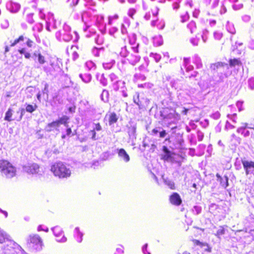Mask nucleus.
Returning a JSON list of instances; mask_svg holds the SVG:
<instances>
[{
    "mask_svg": "<svg viewBox=\"0 0 254 254\" xmlns=\"http://www.w3.org/2000/svg\"><path fill=\"white\" fill-rule=\"evenodd\" d=\"M0 172L2 176L6 178H11L16 175V168L8 161L0 160Z\"/></svg>",
    "mask_w": 254,
    "mask_h": 254,
    "instance_id": "6",
    "label": "nucleus"
},
{
    "mask_svg": "<svg viewBox=\"0 0 254 254\" xmlns=\"http://www.w3.org/2000/svg\"><path fill=\"white\" fill-rule=\"evenodd\" d=\"M33 13H28L26 16V20L29 24H33L34 22L33 19Z\"/></svg>",
    "mask_w": 254,
    "mask_h": 254,
    "instance_id": "58",
    "label": "nucleus"
},
{
    "mask_svg": "<svg viewBox=\"0 0 254 254\" xmlns=\"http://www.w3.org/2000/svg\"><path fill=\"white\" fill-rule=\"evenodd\" d=\"M8 241L12 240L10 239L9 236L0 228V243H4L3 245H6Z\"/></svg>",
    "mask_w": 254,
    "mask_h": 254,
    "instance_id": "23",
    "label": "nucleus"
},
{
    "mask_svg": "<svg viewBox=\"0 0 254 254\" xmlns=\"http://www.w3.org/2000/svg\"><path fill=\"white\" fill-rule=\"evenodd\" d=\"M54 235L57 238L56 241L59 243H65L67 241L66 238L64 235L62 229L58 226H55L52 228Z\"/></svg>",
    "mask_w": 254,
    "mask_h": 254,
    "instance_id": "12",
    "label": "nucleus"
},
{
    "mask_svg": "<svg viewBox=\"0 0 254 254\" xmlns=\"http://www.w3.org/2000/svg\"><path fill=\"white\" fill-rule=\"evenodd\" d=\"M192 213L195 215H198L201 212V207L197 205H195L192 209Z\"/></svg>",
    "mask_w": 254,
    "mask_h": 254,
    "instance_id": "61",
    "label": "nucleus"
},
{
    "mask_svg": "<svg viewBox=\"0 0 254 254\" xmlns=\"http://www.w3.org/2000/svg\"><path fill=\"white\" fill-rule=\"evenodd\" d=\"M94 18L96 20V25L99 28H103L102 29H101L100 31L101 33L103 34H105L106 33V25L104 24V18L102 15H97L94 16Z\"/></svg>",
    "mask_w": 254,
    "mask_h": 254,
    "instance_id": "16",
    "label": "nucleus"
},
{
    "mask_svg": "<svg viewBox=\"0 0 254 254\" xmlns=\"http://www.w3.org/2000/svg\"><path fill=\"white\" fill-rule=\"evenodd\" d=\"M227 31L230 34L234 35L236 33V29L233 23L228 21L226 25Z\"/></svg>",
    "mask_w": 254,
    "mask_h": 254,
    "instance_id": "30",
    "label": "nucleus"
},
{
    "mask_svg": "<svg viewBox=\"0 0 254 254\" xmlns=\"http://www.w3.org/2000/svg\"><path fill=\"white\" fill-rule=\"evenodd\" d=\"M24 172L29 174L35 175L36 177L40 178L43 176L44 172L42 168L37 163H28L23 167Z\"/></svg>",
    "mask_w": 254,
    "mask_h": 254,
    "instance_id": "8",
    "label": "nucleus"
},
{
    "mask_svg": "<svg viewBox=\"0 0 254 254\" xmlns=\"http://www.w3.org/2000/svg\"><path fill=\"white\" fill-rule=\"evenodd\" d=\"M60 125L57 120L53 121L51 123H49L45 127V129L48 132H51L54 128L57 129L59 127Z\"/></svg>",
    "mask_w": 254,
    "mask_h": 254,
    "instance_id": "27",
    "label": "nucleus"
},
{
    "mask_svg": "<svg viewBox=\"0 0 254 254\" xmlns=\"http://www.w3.org/2000/svg\"><path fill=\"white\" fill-rule=\"evenodd\" d=\"M225 231L222 226H220L219 229H218L215 235L218 238H220V236L225 234Z\"/></svg>",
    "mask_w": 254,
    "mask_h": 254,
    "instance_id": "59",
    "label": "nucleus"
},
{
    "mask_svg": "<svg viewBox=\"0 0 254 254\" xmlns=\"http://www.w3.org/2000/svg\"><path fill=\"white\" fill-rule=\"evenodd\" d=\"M184 66H185L187 72L191 71L193 69V66L190 64V58H184Z\"/></svg>",
    "mask_w": 254,
    "mask_h": 254,
    "instance_id": "34",
    "label": "nucleus"
},
{
    "mask_svg": "<svg viewBox=\"0 0 254 254\" xmlns=\"http://www.w3.org/2000/svg\"><path fill=\"white\" fill-rule=\"evenodd\" d=\"M18 52L21 54H23L24 57L26 59H29L30 58L32 57V55L28 52L26 50V49L25 48H23L18 50Z\"/></svg>",
    "mask_w": 254,
    "mask_h": 254,
    "instance_id": "47",
    "label": "nucleus"
},
{
    "mask_svg": "<svg viewBox=\"0 0 254 254\" xmlns=\"http://www.w3.org/2000/svg\"><path fill=\"white\" fill-rule=\"evenodd\" d=\"M195 91V89L193 88H191L190 90H180L177 92V97L178 99L181 102H185V99H186L187 97H190Z\"/></svg>",
    "mask_w": 254,
    "mask_h": 254,
    "instance_id": "13",
    "label": "nucleus"
},
{
    "mask_svg": "<svg viewBox=\"0 0 254 254\" xmlns=\"http://www.w3.org/2000/svg\"><path fill=\"white\" fill-rule=\"evenodd\" d=\"M104 51V49L103 47L100 48L94 47L92 50V53L95 57H99L103 55Z\"/></svg>",
    "mask_w": 254,
    "mask_h": 254,
    "instance_id": "35",
    "label": "nucleus"
},
{
    "mask_svg": "<svg viewBox=\"0 0 254 254\" xmlns=\"http://www.w3.org/2000/svg\"><path fill=\"white\" fill-rule=\"evenodd\" d=\"M109 78L112 84L117 82L120 79L119 77L114 73H112L109 75Z\"/></svg>",
    "mask_w": 254,
    "mask_h": 254,
    "instance_id": "60",
    "label": "nucleus"
},
{
    "mask_svg": "<svg viewBox=\"0 0 254 254\" xmlns=\"http://www.w3.org/2000/svg\"><path fill=\"white\" fill-rule=\"evenodd\" d=\"M136 126L135 124L130 125V126L128 127L127 132L129 138L132 141L136 139Z\"/></svg>",
    "mask_w": 254,
    "mask_h": 254,
    "instance_id": "21",
    "label": "nucleus"
},
{
    "mask_svg": "<svg viewBox=\"0 0 254 254\" xmlns=\"http://www.w3.org/2000/svg\"><path fill=\"white\" fill-rule=\"evenodd\" d=\"M227 11V9L225 6V0H223L221 2V5L220 9L219 10V13L220 14H223Z\"/></svg>",
    "mask_w": 254,
    "mask_h": 254,
    "instance_id": "63",
    "label": "nucleus"
},
{
    "mask_svg": "<svg viewBox=\"0 0 254 254\" xmlns=\"http://www.w3.org/2000/svg\"><path fill=\"white\" fill-rule=\"evenodd\" d=\"M228 178L225 176L224 178H221L220 184L224 188H226L228 186Z\"/></svg>",
    "mask_w": 254,
    "mask_h": 254,
    "instance_id": "56",
    "label": "nucleus"
},
{
    "mask_svg": "<svg viewBox=\"0 0 254 254\" xmlns=\"http://www.w3.org/2000/svg\"><path fill=\"white\" fill-rule=\"evenodd\" d=\"M69 120V118L66 116H63L61 118H60L59 120H58V122L59 125H64V126L66 127H68L67 122Z\"/></svg>",
    "mask_w": 254,
    "mask_h": 254,
    "instance_id": "39",
    "label": "nucleus"
},
{
    "mask_svg": "<svg viewBox=\"0 0 254 254\" xmlns=\"http://www.w3.org/2000/svg\"><path fill=\"white\" fill-rule=\"evenodd\" d=\"M50 170L55 176L60 179H67L70 177L71 174L70 166L61 161L53 163L51 166Z\"/></svg>",
    "mask_w": 254,
    "mask_h": 254,
    "instance_id": "3",
    "label": "nucleus"
},
{
    "mask_svg": "<svg viewBox=\"0 0 254 254\" xmlns=\"http://www.w3.org/2000/svg\"><path fill=\"white\" fill-rule=\"evenodd\" d=\"M96 78L98 80H99L100 83L102 85L105 86L107 85V79L105 77L104 75L103 74H102L101 75L99 74H97L96 75Z\"/></svg>",
    "mask_w": 254,
    "mask_h": 254,
    "instance_id": "40",
    "label": "nucleus"
},
{
    "mask_svg": "<svg viewBox=\"0 0 254 254\" xmlns=\"http://www.w3.org/2000/svg\"><path fill=\"white\" fill-rule=\"evenodd\" d=\"M118 120V118L115 113H111L110 116L109 123L110 125H112L115 123Z\"/></svg>",
    "mask_w": 254,
    "mask_h": 254,
    "instance_id": "50",
    "label": "nucleus"
},
{
    "mask_svg": "<svg viewBox=\"0 0 254 254\" xmlns=\"http://www.w3.org/2000/svg\"><path fill=\"white\" fill-rule=\"evenodd\" d=\"M6 7L11 12L16 13L19 10L21 6L19 3L10 0L7 2Z\"/></svg>",
    "mask_w": 254,
    "mask_h": 254,
    "instance_id": "17",
    "label": "nucleus"
},
{
    "mask_svg": "<svg viewBox=\"0 0 254 254\" xmlns=\"http://www.w3.org/2000/svg\"><path fill=\"white\" fill-rule=\"evenodd\" d=\"M74 237L78 243L82 241L83 234L80 231L78 227H76L74 230Z\"/></svg>",
    "mask_w": 254,
    "mask_h": 254,
    "instance_id": "28",
    "label": "nucleus"
},
{
    "mask_svg": "<svg viewBox=\"0 0 254 254\" xmlns=\"http://www.w3.org/2000/svg\"><path fill=\"white\" fill-rule=\"evenodd\" d=\"M130 47H127L125 46L121 48L120 54L121 57L126 58L129 64L132 65H136L140 60V56L139 55V46L138 43H132L130 41Z\"/></svg>",
    "mask_w": 254,
    "mask_h": 254,
    "instance_id": "1",
    "label": "nucleus"
},
{
    "mask_svg": "<svg viewBox=\"0 0 254 254\" xmlns=\"http://www.w3.org/2000/svg\"><path fill=\"white\" fill-rule=\"evenodd\" d=\"M37 108V106L35 104L34 105L28 104L26 107V111L32 113L35 111Z\"/></svg>",
    "mask_w": 254,
    "mask_h": 254,
    "instance_id": "52",
    "label": "nucleus"
},
{
    "mask_svg": "<svg viewBox=\"0 0 254 254\" xmlns=\"http://www.w3.org/2000/svg\"><path fill=\"white\" fill-rule=\"evenodd\" d=\"M152 134L154 136H157L159 134V137L160 138H164L167 135L166 130L162 129L160 127H158L154 128L152 130Z\"/></svg>",
    "mask_w": 254,
    "mask_h": 254,
    "instance_id": "22",
    "label": "nucleus"
},
{
    "mask_svg": "<svg viewBox=\"0 0 254 254\" xmlns=\"http://www.w3.org/2000/svg\"><path fill=\"white\" fill-rule=\"evenodd\" d=\"M22 43H25L29 48H34L36 46V44L33 41L23 35L19 36L18 38L15 39L14 42L11 44L10 46L13 47L18 43L21 44Z\"/></svg>",
    "mask_w": 254,
    "mask_h": 254,
    "instance_id": "14",
    "label": "nucleus"
},
{
    "mask_svg": "<svg viewBox=\"0 0 254 254\" xmlns=\"http://www.w3.org/2000/svg\"><path fill=\"white\" fill-rule=\"evenodd\" d=\"M170 202L175 205H179L182 203V199L179 194L174 192L170 197Z\"/></svg>",
    "mask_w": 254,
    "mask_h": 254,
    "instance_id": "20",
    "label": "nucleus"
},
{
    "mask_svg": "<svg viewBox=\"0 0 254 254\" xmlns=\"http://www.w3.org/2000/svg\"><path fill=\"white\" fill-rule=\"evenodd\" d=\"M100 98L104 102L107 103L109 101V91L106 89H103L100 95Z\"/></svg>",
    "mask_w": 254,
    "mask_h": 254,
    "instance_id": "36",
    "label": "nucleus"
},
{
    "mask_svg": "<svg viewBox=\"0 0 254 254\" xmlns=\"http://www.w3.org/2000/svg\"><path fill=\"white\" fill-rule=\"evenodd\" d=\"M13 115V110L11 108H9L6 112L5 113L4 120L7 121L8 122H11L13 120H15V119H12V116Z\"/></svg>",
    "mask_w": 254,
    "mask_h": 254,
    "instance_id": "37",
    "label": "nucleus"
},
{
    "mask_svg": "<svg viewBox=\"0 0 254 254\" xmlns=\"http://www.w3.org/2000/svg\"><path fill=\"white\" fill-rule=\"evenodd\" d=\"M25 113V110L23 108H20L17 112V114H20L19 116L17 117H15L14 119H15L17 121H20L21 120L23 116H24Z\"/></svg>",
    "mask_w": 254,
    "mask_h": 254,
    "instance_id": "53",
    "label": "nucleus"
},
{
    "mask_svg": "<svg viewBox=\"0 0 254 254\" xmlns=\"http://www.w3.org/2000/svg\"><path fill=\"white\" fill-rule=\"evenodd\" d=\"M231 140L234 142L235 144H239L241 142V138L237 136L234 133L231 135Z\"/></svg>",
    "mask_w": 254,
    "mask_h": 254,
    "instance_id": "55",
    "label": "nucleus"
},
{
    "mask_svg": "<svg viewBox=\"0 0 254 254\" xmlns=\"http://www.w3.org/2000/svg\"><path fill=\"white\" fill-rule=\"evenodd\" d=\"M162 178L164 184L167 186L171 190L175 189V185L173 180L169 179L168 178H165L163 175L162 176Z\"/></svg>",
    "mask_w": 254,
    "mask_h": 254,
    "instance_id": "26",
    "label": "nucleus"
},
{
    "mask_svg": "<svg viewBox=\"0 0 254 254\" xmlns=\"http://www.w3.org/2000/svg\"><path fill=\"white\" fill-rule=\"evenodd\" d=\"M85 65L89 70H94L96 69L95 64L91 61L86 62Z\"/></svg>",
    "mask_w": 254,
    "mask_h": 254,
    "instance_id": "45",
    "label": "nucleus"
},
{
    "mask_svg": "<svg viewBox=\"0 0 254 254\" xmlns=\"http://www.w3.org/2000/svg\"><path fill=\"white\" fill-rule=\"evenodd\" d=\"M117 153L119 157L125 162L127 163L129 161L130 157L124 149H118Z\"/></svg>",
    "mask_w": 254,
    "mask_h": 254,
    "instance_id": "19",
    "label": "nucleus"
},
{
    "mask_svg": "<svg viewBox=\"0 0 254 254\" xmlns=\"http://www.w3.org/2000/svg\"><path fill=\"white\" fill-rule=\"evenodd\" d=\"M162 124L164 127L174 129L177 127V122L180 119V115L175 110L164 109L160 112Z\"/></svg>",
    "mask_w": 254,
    "mask_h": 254,
    "instance_id": "2",
    "label": "nucleus"
},
{
    "mask_svg": "<svg viewBox=\"0 0 254 254\" xmlns=\"http://www.w3.org/2000/svg\"><path fill=\"white\" fill-rule=\"evenodd\" d=\"M18 249L24 252L22 248L13 241H8L7 244L1 247L2 252L0 254H15V249Z\"/></svg>",
    "mask_w": 254,
    "mask_h": 254,
    "instance_id": "10",
    "label": "nucleus"
},
{
    "mask_svg": "<svg viewBox=\"0 0 254 254\" xmlns=\"http://www.w3.org/2000/svg\"><path fill=\"white\" fill-rule=\"evenodd\" d=\"M187 28L190 30L191 33H193L196 30V26L195 23L192 21L187 25Z\"/></svg>",
    "mask_w": 254,
    "mask_h": 254,
    "instance_id": "48",
    "label": "nucleus"
},
{
    "mask_svg": "<svg viewBox=\"0 0 254 254\" xmlns=\"http://www.w3.org/2000/svg\"><path fill=\"white\" fill-rule=\"evenodd\" d=\"M93 129L90 131L91 133V139L93 140H96L100 138L98 135H97L96 131H99L102 129V127L99 123H94L93 124Z\"/></svg>",
    "mask_w": 254,
    "mask_h": 254,
    "instance_id": "18",
    "label": "nucleus"
},
{
    "mask_svg": "<svg viewBox=\"0 0 254 254\" xmlns=\"http://www.w3.org/2000/svg\"><path fill=\"white\" fill-rule=\"evenodd\" d=\"M210 68L216 70L217 72L219 77L218 81H223L224 78L229 77L232 74V71L229 69V65L225 63L217 62L211 64Z\"/></svg>",
    "mask_w": 254,
    "mask_h": 254,
    "instance_id": "5",
    "label": "nucleus"
},
{
    "mask_svg": "<svg viewBox=\"0 0 254 254\" xmlns=\"http://www.w3.org/2000/svg\"><path fill=\"white\" fill-rule=\"evenodd\" d=\"M32 29L34 31H36L40 32L42 31L43 29V24L40 23H37L33 27Z\"/></svg>",
    "mask_w": 254,
    "mask_h": 254,
    "instance_id": "57",
    "label": "nucleus"
},
{
    "mask_svg": "<svg viewBox=\"0 0 254 254\" xmlns=\"http://www.w3.org/2000/svg\"><path fill=\"white\" fill-rule=\"evenodd\" d=\"M32 58L35 61H37L40 64H43L46 62L45 57L42 56L41 53L37 51H35L32 55Z\"/></svg>",
    "mask_w": 254,
    "mask_h": 254,
    "instance_id": "24",
    "label": "nucleus"
},
{
    "mask_svg": "<svg viewBox=\"0 0 254 254\" xmlns=\"http://www.w3.org/2000/svg\"><path fill=\"white\" fill-rule=\"evenodd\" d=\"M130 25V22L128 19H125L124 20V23L122 24L121 28V33L124 36H127V28L129 27Z\"/></svg>",
    "mask_w": 254,
    "mask_h": 254,
    "instance_id": "25",
    "label": "nucleus"
},
{
    "mask_svg": "<svg viewBox=\"0 0 254 254\" xmlns=\"http://www.w3.org/2000/svg\"><path fill=\"white\" fill-rule=\"evenodd\" d=\"M149 57L152 58L156 63L159 62L161 58V56L159 54L154 53H151Z\"/></svg>",
    "mask_w": 254,
    "mask_h": 254,
    "instance_id": "54",
    "label": "nucleus"
},
{
    "mask_svg": "<svg viewBox=\"0 0 254 254\" xmlns=\"http://www.w3.org/2000/svg\"><path fill=\"white\" fill-rule=\"evenodd\" d=\"M242 65L241 61L238 59H230L229 60V66L235 67L236 66L239 67Z\"/></svg>",
    "mask_w": 254,
    "mask_h": 254,
    "instance_id": "38",
    "label": "nucleus"
},
{
    "mask_svg": "<svg viewBox=\"0 0 254 254\" xmlns=\"http://www.w3.org/2000/svg\"><path fill=\"white\" fill-rule=\"evenodd\" d=\"M73 33L74 35V37L72 34L70 27L65 23L63 26V28L56 32V37L60 41L67 42L73 40V42H76L78 40L79 36L75 31H74Z\"/></svg>",
    "mask_w": 254,
    "mask_h": 254,
    "instance_id": "4",
    "label": "nucleus"
},
{
    "mask_svg": "<svg viewBox=\"0 0 254 254\" xmlns=\"http://www.w3.org/2000/svg\"><path fill=\"white\" fill-rule=\"evenodd\" d=\"M227 117L231 120L233 123H237V116L236 113L233 114H228Z\"/></svg>",
    "mask_w": 254,
    "mask_h": 254,
    "instance_id": "62",
    "label": "nucleus"
},
{
    "mask_svg": "<svg viewBox=\"0 0 254 254\" xmlns=\"http://www.w3.org/2000/svg\"><path fill=\"white\" fill-rule=\"evenodd\" d=\"M27 245L31 249L39 251L42 249L43 242L39 235L36 234L31 235L27 240Z\"/></svg>",
    "mask_w": 254,
    "mask_h": 254,
    "instance_id": "9",
    "label": "nucleus"
},
{
    "mask_svg": "<svg viewBox=\"0 0 254 254\" xmlns=\"http://www.w3.org/2000/svg\"><path fill=\"white\" fill-rule=\"evenodd\" d=\"M119 16L117 14L108 16V24L112 25L114 24L119 19Z\"/></svg>",
    "mask_w": 254,
    "mask_h": 254,
    "instance_id": "42",
    "label": "nucleus"
},
{
    "mask_svg": "<svg viewBox=\"0 0 254 254\" xmlns=\"http://www.w3.org/2000/svg\"><path fill=\"white\" fill-rule=\"evenodd\" d=\"M133 102L136 104L139 109H141L143 105L142 100L139 98V95L138 93H136L133 97Z\"/></svg>",
    "mask_w": 254,
    "mask_h": 254,
    "instance_id": "33",
    "label": "nucleus"
},
{
    "mask_svg": "<svg viewBox=\"0 0 254 254\" xmlns=\"http://www.w3.org/2000/svg\"><path fill=\"white\" fill-rule=\"evenodd\" d=\"M74 135L73 133H72L71 129L69 127H66L65 132H63L62 135V138L65 139L66 136H72Z\"/></svg>",
    "mask_w": 254,
    "mask_h": 254,
    "instance_id": "44",
    "label": "nucleus"
},
{
    "mask_svg": "<svg viewBox=\"0 0 254 254\" xmlns=\"http://www.w3.org/2000/svg\"><path fill=\"white\" fill-rule=\"evenodd\" d=\"M102 35H97L94 38L95 42L98 45H102L103 44L104 41V39L103 37V34L102 33Z\"/></svg>",
    "mask_w": 254,
    "mask_h": 254,
    "instance_id": "46",
    "label": "nucleus"
},
{
    "mask_svg": "<svg viewBox=\"0 0 254 254\" xmlns=\"http://www.w3.org/2000/svg\"><path fill=\"white\" fill-rule=\"evenodd\" d=\"M79 76V77L83 81V82H84L85 83H89L92 79V76L89 73H80Z\"/></svg>",
    "mask_w": 254,
    "mask_h": 254,
    "instance_id": "32",
    "label": "nucleus"
},
{
    "mask_svg": "<svg viewBox=\"0 0 254 254\" xmlns=\"http://www.w3.org/2000/svg\"><path fill=\"white\" fill-rule=\"evenodd\" d=\"M193 63L194 64L197 69L202 67V64L200 58L197 55H194L192 58Z\"/></svg>",
    "mask_w": 254,
    "mask_h": 254,
    "instance_id": "29",
    "label": "nucleus"
},
{
    "mask_svg": "<svg viewBox=\"0 0 254 254\" xmlns=\"http://www.w3.org/2000/svg\"><path fill=\"white\" fill-rule=\"evenodd\" d=\"M115 63V61L112 60L109 62L103 63V66L106 69H110L112 68Z\"/></svg>",
    "mask_w": 254,
    "mask_h": 254,
    "instance_id": "49",
    "label": "nucleus"
},
{
    "mask_svg": "<svg viewBox=\"0 0 254 254\" xmlns=\"http://www.w3.org/2000/svg\"><path fill=\"white\" fill-rule=\"evenodd\" d=\"M81 20L85 24H87L88 21L90 20V14L88 11H84L81 13Z\"/></svg>",
    "mask_w": 254,
    "mask_h": 254,
    "instance_id": "31",
    "label": "nucleus"
},
{
    "mask_svg": "<svg viewBox=\"0 0 254 254\" xmlns=\"http://www.w3.org/2000/svg\"><path fill=\"white\" fill-rule=\"evenodd\" d=\"M163 150L165 153L164 159L166 160L172 161V157L171 151L166 146H163Z\"/></svg>",
    "mask_w": 254,
    "mask_h": 254,
    "instance_id": "41",
    "label": "nucleus"
},
{
    "mask_svg": "<svg viewBox=\"0 0 254 254\" xmlns=\"http://www.w3.org/2000/svg\"><path fill=\"white\" fill-rule=\"evenodd\" d=\"M242 163L243 165L246 175L253 173L254 171V162L242 160Z\"/></svg>",
    "mask_w": 254,
    "mask_h": 254,
    "instance_id": "15",
    "label": "nucleus"
},
{
    "mask_svg": "<svg viewBox=\"0 0 254 254\" xmlns=\"http://www.w3.org/2000/svg\"><path fill=\"white\" fill-rule=\"evenodd\" d=\"M39 16L42 19H44L46 21V29L51 31L52 29H55L57 28L56 21L54 18L53 13L51 12H48L45 14L42 10L39 11Z\"/></svg>",
    "mask_w": 254,
    "mask_h": 254,
    "instance_id": "7",
    "label": "nucleus"
},
{
    "mask_svg": "<svg viewBox=\"0 0 254 254\" xmlns=\"http://www.w3.org/2000/svg\"><path fill=\"white\" fill-rule=\"evenodd\" d=\"M208 34L209 31L206 29L202 30L201 37L204 43H205L207 41Z\"/></svg>",
    "mask_w": 254,
    "mask_h": 254,
    "instance_id": "51",
    "label": "nucleus"
},
{
    "mask_svg": "<svg viewBox=\"0 0 254 254\" xmlns=\"http://www.w3.org/2000/svg\"><path fill=\"white\" fill-rule=\"evenodd\" d=\"M199 41V38L196 36L195 38H192L190 39V42L193 46H197Z\"/></svg>",
    "mask_w": 254,
    "mask_h": 254,
    "instance_id": "64",
    "label": "nucleus"
},
{
    "mask_svg": "<svg viewBox=\"0 0 254 254\" xmlns=\"http://www.w3.org/2000/svg\"><path fill=\"white\" fill-rule=\"evenodd\" d=\"M230 1L233 3L232 7L235 10H239L243 7V4L239 3L238 0H229Z\"/></svg>",
    "mask_w": 254,
    "mask_h": 254,
    "instance_id": "43",
    "label": "nucleus"
},
{
    "mask_svg": "<svg viewBox=\"0 0 254 254\" xmlns=\"http://www.w3.org/2000/svg\"><path fill=\"white\" fill-rule=\"evenodd\" d=\"M112 87L115 91H120L124 97H127L128 96L125 81L119 80L117 82L112 84Z\"/></svg>",
    "mask_w": 254,
    "mask_h": 254,
    "instance_id": "11",
    "label": "nucleus"
}]
</instances>
